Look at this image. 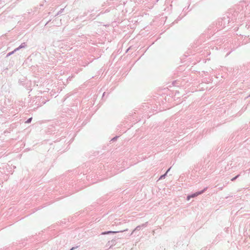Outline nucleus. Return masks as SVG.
I'll return each mask as SVG.
<instances>
[{"label":"nucleus","mask_w":250,"mask_h":250,"mask_svg":"<svg viewBox=\"0 0 250 250\" xmlns=\"http://www.w3.org/2000/svg\"><path fill=\"white\" fill-rule=\"evenodd\" d=\"M238 176H239V175H237L236 177H235L231 179V180H232V181H233V180H235V179H236Z\"/></svg>","instance_id":"obj_8"},{"label":"nucleus","mask_w":250,"mask_h":250,"mask_svg":"<svg viewBox=\"0 0 250 250\" xmlns=\"http://www.w3.org/2000/svg\"><path fill=\"white\" fill-rule=\"evenodd\" d=\"M74 249V248H72L70 250H73Z\"/></svg>","instance_id":"obj_11"},{"label":"nucleus","mask_w":250,"mask_h":250,"mask_svg":"<svg viewBox=\"0 0 250 250\" xmlns=\"http://www.w3.org/2000/svg\"><path fill=\"white\" fill-rule=\"evenodd\" d=\"M31 120H32V118H30L28 119L26 121V122H25V123H30V122H31Z\"/></svg>","instance_id":"obj_5"},{"label":"nucleus","mask_w":250,"mask_h":250,"mask_svg":"<svg viewBox=\"0 0 250 250\" xmlns=\"http://www.w3.org/2000/svg\"><path fill=\"white\" fill-rule=\"evenodd\" d=\"M140 228H141V227H140V226H138V227H137L133 231V232H132V233H131V234H132V233H133V232L135 230H140Z\"/></svg>","instance_id":"obj_4"},{"label":"nucleus","mask_w":250,"mask_h":250,"mask_svg":"<svg viewBox=\"0 0 250 250\" xmlns=\"http://www.w3.org/2000/svg\"><path fill=\"white\" fill-rule=\"evenodd\" d=\"M207 188H205L204 190L201 191H199V192H197L195 193H193L190 195H189L187 197V200H189L191 198H194V197H196L197 196L200 195V194H201L202 193H203L204 191Z\"/></svg>","instance_id":"obj_1"},{"label":"nucleus","mask_w":250,"mask_h":250,"mask_svg":"<svg viewBox=\"0 0 250 250\" xmlns=\"http://www.w3.org/2000/svg\"><path fill=\"white\" fill-rule=\"evenodd\" d=\"M25 47V43H22L19 47L16 48L15 49V51H18L20 49H21V48H24Z\"/></svg>","instance_id":"obj_2"},{"label":"nucleus","mask_w":250,"mask_h":250,"mask_svg":"<svg viewBox=\"0 0 250 250\" xmlns=\"http://www.w3.org/2000/svg\"><path fill=\"white\" fill-rule=\"evenodd\" d=\"M166 175H167V174H166V173H165V174H164V175H162V176L160 177V179H164V178H165V176H166Z\"/></svg>","instance_id":"obj_7"},{"label":"nucleus","mask_w":250,"mask_h":250,"mask_svg":"<svg viewBox=\"0 0 250 250\" xmlns=\"http://www.w3.org/2000/svg\"><path fill=\"white\" fill-rule=\"evenodd\" d=\"M119 231H107V232H103L102 234H108V233H116L117 232H118Z\"/></svg>","instance_id":"obj_3"},{"label":"nucleus","mask_w":250,"mask_h":250,"mask_svg":"<svg viewBox=\"0 0 250 250\" xmlns=\"http://www.w3.org/2000/svg\"><path fill=\"white\" fill-rule=\"evenodd\" d=\"M116 138H117V137H114V138L112 139V140H115L116 139Z\"/></svg>","instance_id":"obj_10"},{"label":"nucleus","mask_w":250,"mask_h":250,"mask_svg":"<svg viewBox=\"0 0 250 250\" xmlns=\"http://www.w3.org/2000/svg\"><path fill=\"white\" fill-rule=\"evenodd\" d=\"M249 96H250V95Z\"/></svg>","instance_id":"obj_12"},{"label":"nucleus","mask_w":250,"mask_h":250,"mask_svg":"<svg viewBox=\"0 0 250 250\" xmlns=\"http://www.w3.org/2000/svg\"><path fill=\"white\" fill-rule=\"evenodd\" d=\"M170 169V168H169V169L167 171V172H166V174H167L168 172H169Z\"/></svg>","instance_id":"obj_9"},{"label":"nucleus","mask_w":250,"mask_h":250,"mask_svg":"<svg viewBox=\"0 0 250 250\" xmlns=\"http://www.w3.org/2000/svg\"><path fill=\"white\" fill-rule=\"evenodd\" d=\"M16 51H15V50L12 51V52H11L10 53H9L8 54H7V56H10L11 55H12V54H13Z\"/></svg>","instance_id":"obj_6"}]
</instances>
